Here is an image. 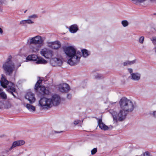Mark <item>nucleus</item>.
Wrapping results in <instances>:
<instances>
[{
	"instance_id": "f257e3e1",
	"label": "nucleus",
	"mask_w": 156,
	"mask_h": 156,
	"mask_svg": "<svg viewBox=\"0 0 156 156\" xmlns=\"http://www.w3.org/2000/svg\"><path fill=\"white\" fill-rule=\"evenodd\" d=\"M65 53L70 58L68 60L67 63L71 66L76 65L80 60L81 56V52L77 51L73 46H69L65 48L64 49Z\"/></svg>"
},
{
	"instance_id": "f03ea898",
	"label": "nucleus",
	"mask_w": 156,
	"mask_h": 156,
	"mask_svg": "<svg viewBox=\"0 0 156 156\" xmlns=\"http://www.w3.org/2000/svg\"><path fill=\"white\" fill-rule=\"evenodd\" d=\"M61 101L60 97L58 95L55 94L52 95L51 98H42L39 101V106L43 109H48L53 106L58 105Z\"/></svg>"
},
{
	"instance_id": "7ed1b4c3",
	"label": "nucleus",
	"mask_w": 156,
	"mask_h": 156,
	"mask_svg": "<svg viewBox=\"0 0 156 156\" xmlns=\"http://www.w3.org/2000/svg\"><path fill=\"white\" fill-rule=\"evenodd\" d=\"M0 82L1 86L4 88H6L7 87V91L10 93L14 97H16L14 93H16V92L14 84L13 83L9 82L6 80L5 75H2Z\"/></svg>"
},
{
	"instance_id": "20e7f679",
	"label": "nucleus",
	"mask_w": 156,
	"mask_h": 156,
	"mask_svg": "<svg viewBox=\"0 0 156 156\" xmlns=\"http://www.w3.org/2000/svg\"><path fill=\"white\" fill-rule=\"evenodd\" d=\"M121 109L127 112H132L134 109L133 102L125 97L122 98L119 102Z\"/></svg>"
},
{
	"instance_id": "39448f33",
	"label": "nucleus",
	"mask_w": 156,
	"mask_h": 156,
	"mask_svg": "<svg viewBox=\"0 0 156 156\" xmlns=\"http://www.w3.org/2000/svg\"><path fill=\"white\" fill-rule=\"evenodd\" d=\"M12 57L9 56L3 65L2 68L6 75L11 76L13 73L15 69V65L12 61Z\"/></svg>"
},
{
	"instance_id": "423d86ee",
	"label": "nucleus",
	"mask_w": 156,
	"mask_h": 156,
	"mask_svg": "<svg viewBox=\"0 0 156 156\" xmlns=\"http://www.w3.org/2000/svg\"><path fill=\"white\" fill-rule=\"evenodd\" d=\"M44 38L41 36L37 35L29 38L27 40V43L29 44H42L44 42Z\"/></svg>"
},
{
	"instance_id": "0eeeda50",
	"label": "nucleus",
	"mask_w": 156,
	"mask_h": 156,
	"mask_svg": "<svg viewBox=\"0 0 156 156\" xmlns=\"http://www.w3.org/2000/svg\"><path fill=\"white\" fill-rule=\"evenodd\" d=\"M41 83V80H38L35 84V89L38 91L41 94H48L49 92L48 90H47L44 86L40 85Z\"/></svg>"
},
{
	"instance_id": "6e6552de",
	"label": "nucleus",
	"mask_w": 156,
	"mask_h": 156,
	"mask_svg": "<svg viewBox=\"0 0 156 156\" xmlns=\"http://www.w3.org/2000/svg\"><path fill=\"white\" fill-rule=\"evenodd\" d=\"M27 60L35 61L37 64H46L47 61L44 59H39L38 56L35 55H29L26 58Z\"/></svg>"
},
{
	"instance_id": "1a4fd4ad",
	"label": "nucleus",
	"mask_w": 156,
	"mask_h": 156,
	"mask_svg": "<svg viewBox=\"0 0 156 156\" xmlns=\"http://www.w3.org/2000/svg\"><path fill=\"white\" fill-rule=\"evenodd\" d=\"M127 112L125 111H123V110L121 109L119 113L115 117H114V115H113V118L114 119H115V118L117 119L120 121H122L125 119Z\"/></svg>"
},
{
	"instance_id": "9d476101",
	"label": "nucleus",
	"mask_w": 156,
	"mask_h": 156,
	"mask_svg": "<svg viewBox=\"0 0 156 156\" xmlns=\"http://www.w3.org/2000/svg\"><path fill=\"white\" fill-rule=\"evenodd\" d=\"M25 97L30 104L34 102L36 100L34 94L31 92H27L25 95Z\"/></svg>"
},
{
	"instance_id": "9b49d317",
	"label": "nucleus",
	"mask_w": 156,
	"mask_h": 156,
	"mask_svg": "<svg viewBox=\"0 0 156 156\" xmlns=\"http://www.w3.org/2000/svg\"><path fill=\"white\" fill-rule=\"evenodd\" d=\"M59 90L61 92H67L70 90V87L66 83L61 84L58 87Z\"/></svg>"
},
{
	"instance_id": "f8f14e48",
	"label": "nucleus",
	"mask_w": 156,
	"mask_h": 156,
	"mask_svg": "<svg viewBox=\"0 0 156 156\" xmlns=\"http://www.w3.org/2000/svg\"><path fill=\"white\" fill-rule=\"evenodd\" d=\"M48 46L53 49H57L60 47L61 45L59 41H55L48 43Z\"/></svg>"
},
{
	"instance_id": "ddd939ff",
	"label": "nucleus",
	"mask_w": 156,
	"mask_h": 156,
	"mask_svg": "<svg viewBox=\"0 0 156 156\" xmlns=\"http://www.w3.org/2000/svg\"><path fill=\"white\" fill-rule=\"evenodd\" d=\"M41 54L43 56L46 58H51L52 56V53L51 51L47 49L42 50Z\"/></svg>"
},
{
	"instance_id": "4468645a",
	"label": "nucleus",
	"mask_w": 156,
	"mask_h": 156,
	"mask_svg": "<svg viewBox=\"0 0 156 156\" xmlns=\"http://www.w3.org/2000/svg\"><path fill=\"white\" fill-rule=\"evenodd\" d=\"M50 62L54 66H61L62 63L61 59L56 58L51 59Z\"/></svg>"
},
{
	"instance_id": "2eb2a0df",
	"label": "nucleus",
	"mask_w": 156,
	"mask_h": 156,
	"mask_svg": "<svg viewBox=\"0 0 156 156\" xmlns=\"http://www.w3.org/2000/svg\"><path fill=\"white\" fill-rule=\"evenodd\" d=\"M25 143L24 141L20 140L14 142L12 146L9 148V151H11L12 148L17 146H19L23 145Z\"/></svg>"
},
{
	"instance_id": "dca6fc26",
	"label": "nucleus",
	"mask_w": 156,
	"mask_h": 156,
	"mask_svg": "<svg viewBox=\"0 0 156 156\" xmlns=\"http://www.w3.org/2000/svg\"><path fill=\"white\" fill-rule=\"evenodd\" d=\"M97 119L98 120V124L100 128L101 129L104 130H107L108 129V127L105 125L102 122L101 119Z\"/></svg>"
},
{
	"instance_id": "f3484780",
	"label": "nucleus",
	"mask_w": 156,
	"mask_h": 156,
	"mask_svg": "<svg viewBox=\"0 0 156 156\" xmlns=\"http://www.w3.org/2000/svg\"><path fill=\"white\" fill-rule=\"evenodd\" d=\"M131 79L135 81H138L141 77V74L140 73H131Z\"/></svg>"
},
{
	"instance_id": "a211bd4d",
	"label": "nucleus",
	"mask_w": 156,
	"mask_h": 156,
	"mask_svg": "<svg viewBox=\"0 0 156 156\" xmlns=\"http://www.w3.org/2000/svg\"><path fill=\"white\" fill-rule=\"evenodd\" d=\"M39 47L35 44L31 45L30 46V49L29 52L30 53H36L38 51Z\"/></svg>"
},
{
	"instance_id": "6ab92c4d",
	"label": "nucleus",
	"mask_w": 156,
	"mask_h": 156,
	"mask_svg": "<svg viewBox=\"0 0 156 156\" xmlns=\"http://www.w3.org/2000/svg\"><path fill=\"white\" fill-rule=\"evenodd\" d=\"M78 29V27L76 24H74L71 25L69 28L70 32L72 33H74L76 32Z\"/></svg>"
},
{
	"instance_id": "aec40b11",
	"label": "nucleus",
	"mask_w": 156,
	"mask_h": 156,
	"mask_svg": "<svg viewBox=\"0 0 156 156\" xmlns=\"http://www.w3.org/2000/svg\"><path fill=\"white\" fill-rule=\"evenodd\" d=\"M26 107L31 112H33L35 110V107L29 104H27Z\"/></svg>"
},
{
	"instance_id": "412c9836",
	"label": "nucleus",
	"mask_w": 156,
	"mask_h": 156,
	"mask_svg": "<svg viewBox=\"0 0 156 156\" xmlns=\"http://www.w3.org/2000/svg\"><path fill=\"white\" fill-rule=\"evenodd\" d=\"M83 57L86 58L90 54V52L85 49H83L81 51Z\"/></svg>"
},
{
	"instance_id": "4be33fe9",
	"label": "nucleus",
	"mask_w": 156,
	"mask_h": 156,
	"mask_svg": "<svg viewBox=\"0 0 156 156\" xmlns=\"http://www.w3.org/2000/svg\"><path fill=\"white\" fill-rule=\"evenodd\" d=\"M11 103L9 101H4V108H8L11 107Z\"/></svg>"
},
{
	"instance_id": "5701e85b",
	"label": "nucleus",
	"mask_w": 156,
	"mask_h": 156,
	"mask_svg": "<svg viewBox=\"0 0 156 156\" xmlns=\"http://www.w3.org/2000/svg\"><path fill=\"white\" fill-rule=\"evenodd\" d=\"M135 60H133L132 61H126L124 62L123 63V64L124 66H127L128 65H131L135 63Z\"/></svg>"
},
{
	"instance_id": "b1692460",
	"label": "nucleus",
	"mask_w": 156,
	"mask_h": 156,
	"mask_svg": "<svg viewBox=\"0 0 156 156\" xmlns=\"http://www.w3.org/2000/svg\"><path fill=\"white\" fill-rule=\"evenodd\" d=\"M93 75L94 76L95 78L97 79H100L103 78V75L101 74L97 73H93Z\"/></svg>"
},
{
	"instance_id": "393cba45",
	"label": "nucleus",
	"mask_w": 156,
	"mask_h": 156,
	"mask_svg": "<svg viewBox=\"0 0 156 156\" xmlns=\"http://www.w3.org/2000/svg\"><path fill=\"white\" fill-rule=\"evenodd\" d=\"M147 0H136V2L140 3H143ZM152 3L155 4L156 3V0H149Z\"/></svg>"
},
{
	"instance_id": "a878e982",
	"label": "nucleus",
	"mask_w": 156,
	"mask_h": 156,
	"mask_svg": "<svg viewBox=\"0 0 156 156\" xmlns=\"http://www.w3.org/2000/svg\"><path fill=\"white\" fill-rule=\"evenodd\" d=\"M7 95L4 92L1 91L0 93V98L5 99L7 98Z\"/></svg>"
},
{
	"instance_id": "bb28decb",
	"label": "nucleus",
	"mask_w": 156,
	"mask_h": 156,
	"mask_svg": "<svg viewBox=\"0 0 156 156\" xmlns=\"http://www.w3.org/2000/svg\"><path fill=\"white\" fill-rule=\"evenodd\" d=\"M121 23L124 27H126L129 24L127 20H123L122 21Z\"/></svg>"
},
{
	"instance_id": "cd10ccee",
	"label": "nucleus",
	"mask_w": 156,
	"mask_h": 156,
	"mask_svg": "<svg viewBox=\"0 0 156 156\" xmlns=\"http://www.w3.org/2000/svg\"><path fill=\"white\" fill-rule=\"evenodd\" d=\"M97 151V149L96 148L93 149L91 151V154L92 155L94 154Z\"/></svg>"
},
{
	"instance_id": "c85d7f7f",
	"label": "nucleus",
	"mask_w": 156,
	"mask_h": 156,
	"mask_svg": "<svg viewBox=\"0 0 156 156\" xmlns=\"http://www.w3.org/2000/svg\"><path fill=\"white\" fill-rule=\"evenodd\" d=\"M144 37L143 36H141V37L139 39V42L140 44H143L144 42Z\"/></svg>"
},
{
	"instance_id": "c756f323",
	"label": "nucleus",
	"mask_w": 156,
	"mask_h": 156,
	"mask_svg": "<svg viewBox=\"0 0 156 156\" xmlns=\"http://www.w3.org/2000/svg\"><path fill=\"white\" fill-rule=\"evenodd\" d=\"M37 17V16L36 14H33V15L29 16V18H36Z\"/></svg>"
},
{
	"instance_id": "7c9ffc66",
	"label": "nucleus",
	"mask_w": 156,
	"mask_h": 156,
	"mask_svg": "<svg viewBox=\"0 0 156 156\" xmlns=\"http://www.w3.org/2000/svg\"><path fill=\"white\" fill-rule=\"evenodd\" d=\"M26 23L31 24L34 23V22L30 20H25Z\"/></svg>"
},
{
	"instance_id": "2f4dec72",
	"label": "nucleus",
	"mask_w": 156,
	"mask_h": 156,
	"mask_svg": "<svg viewBox=\"0 0 156 156\" xmlns=\"http://www.w3.org/2000/svg\"><path fill=\"white\" fill-rule=\"evenodd\" d=\"M63 131H57L55 130H53L52 131V134H54L55 133H62Z\"/></svg>"
},
{
	"instance_id": "473e14b6",
	"label": "nucleus",
	"mask_w": 156,
	"mask_h": 156,
	"mask_svg": "<svg viewBox=\"0 0 156 156\" xmlns=\"http://www.w3.org/2000/svg\"><path fill=\"white\" fill-rule=\"evenodd\" d=\"M151 40L154 44H156V37H153Z\"/></svg>"
},
{
	"instance_id": "72a5a7b5",
	"label": "nucleus",
	"mask_w": 156,
	"mask_h": 156,
	"mask_svg": "<svg viewBox=\"0 0 156 156\" xmlns=\"http://www.w3.org/2000/svg\"><path fill=\"white\" fill-rule=\"evenodd\" d=\"M80 120H78V119H77V120H75L74 122H73V124H74V125H77V124H78L79 123H80Z\"/></svg>"
},
{
	"instance_id": "f704fd0d",
	"label": "nucleus",
	"mask_w": 156,
	"mask_h": 156,
	"mask_svg": "<svg viewBox=\"0 0 156 156\" xmlns=\"http://www.w3.org/2000/svg\"><path fill=\"white\" fill-rule=\"evenodd\" d=\"M4 107V101H0V109Z\"/></svg>"
},
{
	"instance_id": "c9c22d12",
	"label": "nucleus",
	"mask_w": 156,
	"mask_h": 156,
	"mask_svg": "<svg viewBox=\"0 0 156 156\" xmlns=\"http://www.w3.org/2000/svg\"><path fill=\"white\" fill-rule=\"evenodd\" d=\"M26 23V22L25 20H22L21 21L20 23V25H22L23 24H24Z\"/></svg>"
},
{
	"instance_id": "e433bc0d",
	"label": "nucleus",
	"mask_w": 156,
	"mask_h": 156,
	"mask_svg": "<svg viewBox=\"0 0 156 156\" xmlns=\"http://www.w3.org/2000/svg\"><path fill=\"white\" fill-rule=\"evenodd\" d=\"M144 156H150V154L148 152H146L143 154Z\"/></svg>"
},
{
	"instance_id": "4c0bfd02",
	"label": "nucleus",
	"mask_w": 156,
	"mask_h": 156,
	"mask_svg": "<svg viewBox=\"0 0 156 156\" xmlns=\"http://www.w3.org/2000/svg\"><path fill=\"white\" fill-rule=\"evenodd\" d=\"M128 72L131 74V73H133V69L131 68H129L128 69Z\"/></svg>"
},
{
	"instance_id": "58836bf2",
	"label": "nucleus",
	"mask_w": 156,
	"mask_h": 156,
	"mask_svg": "<svg viewBox=\"0 0 156 156\" xmlns=\"http://www.w3.org/2000/svg\"><path fill=\"white\" fill-rule=\"evenodd\" d=\"M72 97V95L70 94H68L67 95V98L68 99H70Z\"/></svg>"
},
{
	"instance_id": "ea45409f",
	"label": "nucleus",
	"mask_w": 156,
	"mask_h": 156,
	"mask_svg": "<svg viewBox=\"0 0 156 156\" xmlns=\"http://www.w3.org/2000/svg\"><path fill=\"white\" fill-rule=\"evenodd\" d=\"M153 115L154 117H156V111H154L153 112Z\"/></svg>"
},
{
	"instance_id": "a19ab883",
	"label": "nucleus",
	"mask_w": 156,
	"mask_h": 156,
	"mask_svg": "<svg viewBox=\"0 0 156 156\" xmlns=\"http://www.w3.org/2000/svg\"><path fill=\"white\" fill-rule=\"evenodd\" d=\"M3 33V31L2 29L0 27V34H2Z\"/></svg>"
},
{
	"instance_id": "79ce46f5",
	"label": "nucleus",
	"mask_w": 156,
	"mask_h": 156,
	"mask_svg": "<svg viewBox=\"0 0 156 156\" xmlns=\"http://www.w3.org/2000/svg\"><path fill=\"white\" fill-rule=\"evenodd\" d=\"M4 2L3 0H0V4H2Z\"/></svg>"
},
{
	"instance_id": "37998d69",
	"label": "nucleus",
	"mask_w": 156,
	"mask_h": 156,
	"mask_svg": "<svg viewBox=\"0 0 156 156\" xmlns=\"http://www.w3.org/2000/svg\"><path fill=\"white\" fill-rule=\"evenodd\" d=\"M154 49H155V51L156 53V47H155V48H154Z\"/></svg>"
},
{
	"instance_id": "c03bdc74",
	"label": "nucleus",
	"mask_w": 156,
	"mask_h": 156,
	"mask_svg": "<svg viewBox=\"0 0 156 156\" xmlns=\"http://www.w3.org/2000/svg\"><path fill=\"white\" fill-rule=\"evenodd\" d=\"M2 91V90L1 88H0V93H1V91Z\"/></svg>"
},
{
	"instance_id": "a18cd8bd",
	"label": "nucleus",
	"mask_w": 156,
	"mask_h": 156,
	"mask_svg": "<svg viewBox=\"0 0 156 156\" xmlns=\"http://www.w3.org/2000/svg\"><path fill=\"white\" fill-rule=\"evenodd\" d=\"M2 9L1 8L0 9V12H2Z\"/></svg>"
},
{
	"instance_id": "49530a36",
	"label": "nucleus",
	"mask_w": 156,
	"mask_h": 156,
	"mask_svg": "<svg viewBox=\"0 0 156 156\" xmlns=\"http://www.w3.org/2000/svg\"><path fill=\"white\" fill-rule=\"evenodd\" d=\"M21 66V64H20L19 65V66H18V67H20V66Z\"/></svg>"
},
{
	"instance_id": "de8ad7c7",
	"label": "nucleus",
	"mask_w": 156,
	"mask_h": 156,
	"mask_svg": "<svg viewBox=\"0 0 156 156\" xmlns=\"http://www.w3.org/2000/svg\"><path fill=\"white\" fill-rule=\"evenodd\" d=\"M133 1L136 2V0H131Z\"/></svg>"
},
{
	"instance_id": "09e8293b",
	"label": "nucleus",
	"mask_w": 156,
	"mask_h": 156,
	"mask_svg": "<svg viewBox=\"0 0 156 156\" xmlns=\"http://www.w3.org/2000/svg\"><path fill=\"white\" fill-rule=\"evenodd\" d=\"M154 15L156 16V13H154Z\"/></svg>"
},
{
	"instance_id": "8fccbe9b",
	"label": "nucleus",
	"mask_w": 156,
	"mask_h": 156,
	"mask_svg": "<svg viewBox=\"0 0 156 156\" xmlns=\"http://www.w3.org/2000/svg\"><path fill=\"white\" fill-rule=\"evenodd\" d=\"M116 102L113 103V104H115Z\"/></svg>"
}]
</instances>
